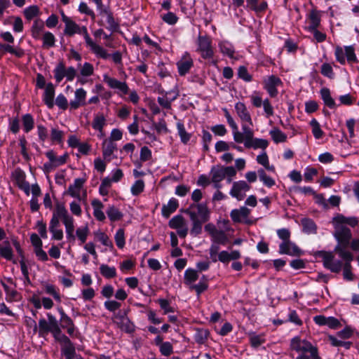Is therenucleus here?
Segmentation results:
<instances>
[{
	"label": "nucleus",
	"mask_w": 359,
	"mask_h": 359,
	"mask_svg": "<svg viewBox=\"0 0 359 359\" xmlns=\"http://www.w3.org/2000/svg\"><path fill=\"white\" fill-rule=\"evenodd\" d=\"M222 110L228 124L232 129L235 142L238 144L243 143L246 148H253L254 149H265L268 147L269 143L266 140L254 138V131L250 127L243 126V132H240L237 123L231 116L229 111L226 108Z\"/></svg>",
	"instance_id": "f257e3e1"
},
{
	"label": "nucleus",
	"mask_w": 359,
	"mask_h": 359,
	"mask_svg": "<svg viewBox=\"0 0 359 359\" xmlns=\"http://www.w3.org/2000/svg\"><path fill=\"white\" fill-rule=\"evenodd\" d=\"M63 33L65 36L69 37H72L75 34L82 35L86 41L87 46L90 48V50L96 55V57L104 60L109 58V55L107 50L101 46L95 43L92 40L86 26H80L75 21L71 19L65 24Z\"/></svg>",
	"instance_id": "f03ea898"
},
{
	"label": "nucleus",
	"mask_w": 359,
	"mask_h": 359,
	"mask_svg": "<svg viewBox=\"0 0 359 359\" xmlns=\"http://www.w3.org/2000/svg\"><path fill=\"white\" fill-rule=\"evenodd\" d=\"M191 222L190 233L196 236L201 233L203 224L210 219V211L205 203H192L184 210Z\"/></svg>",
	"instance_id": "7ed1b4c3"
},
{
	"label": "nucleus",
	"mask_w": 359,
	"mask_h": 359,
	"mask_svg": "<svg viewBox=\"0 0 359 359\" xmlns=\"http://www.w3.org/2000/svg\"><path fill=\"white\" fill-rule=\"evenodd\" d=\"M60 219L65 225L67 240L70 243H74L75 241L74 218L69 215L65 205L58 203L55 205L50 220L60 222Z\"/></svg>",
	"instance_id": "20e7f679"
},
{
	"label": "nucleus",
	"mask_w": 359,
	"mask_h": 359,
	"mask_svg": "<svg viewBox=\"0 0 359 359\" xmlns=\"http://www.w3.org/2000/svg\"><path fill=\"white\" fill-rule=\"evenodd\" d=\"M290 348L299 353L295 359H322L318 355V348L299 337L291 339Z\"/></svg>",
	"instance_id": "39448f33"
},
{
	"label": "nucleus",
	"mask_w": 359,
	"mask_h": 359,
	"mask_svg": "<svg viewBox=\"0 0 359 359\" xmlns=\"http://www.w3.org/2000/svg\"><path fill=\"white\" fill-rule=\"evenodd\" d=\"M334 55L336 60L341 65H344L346 62L349 65L358 62L355 48L353 46H345L343 47L337 46L334 49Z\"/></svg>",
	"instance_id": "423d86ee"
},
{
	"label": "nucleus",
	"mask_w": 359,
	"mask_h": 359,
	"mask_svg": "<svg viewBox=\"0 0 359 359\" xmlns=\"http://www.w3.org/2000/svg\"><path fill=\"white\" fill-rule=\"evenodd\" d=\"M236 175V170L233 166L216 165L212 166L210 171L212 182L222 181L226 177V175L235 176Z\"/></svg>",
	"instance_id": "0eeeda50"
},
{
	"label": "nucleus",
	"mask_w": 359,
	"mask_h": 359,
	"mask_svg": "<svg viewBox=\"0 0 359 359\" xmlns=\"http://www.w3.org/2000/svg\"><path fill=\"white\" fill-rule=\"evenodd\" d=\"M197 45V51L201 53L203 59H211L213 57L214 51L212 46V40L209 36L199 35Z\"/></svg>",
	"instance_id": "6e6552de"
},
{
	"label": "nucleus",
	"mask_w": 359,
	"mask_h": 359,
	"mask_svg": "<svg viewBox=\"0 0 359 359\" xmlns=\"http://www.w3.org/2000/svg\"><path fill=\"white\" fill-rule=\"evenodd\" d=\"M320 256L322 257L323 266L333 273H339L344 266L342 262L337 260L334 255L331 252H320Z\"/></svg>",
	"instance_id": "1a4fd4ad"
},
{
	"label": "nucleus",
	"mask_w": 359,
	"mask_h": 359,
	"mask_svg": "<svg viewBox=\"0 0 359 359\" xmlns=\"http://www.w3.org/2000/svg\"><path fill=\"white\" fill-rule=\"evenodd\" d=\"M282 85L281 79L276 75H270L263 79V88L271 97H276L278 95V87Z\"/></svg>",
	"instance_id": "9d476101"
},
{
	"label": "nucleus",
	"mask_w": 359,
	"mask_h": 359,
	"mask_svg": "<svg viewBox=\"0 0 359 359\" xmlns=\"http://www.w3.org/2000/svg\"><path fill=\"white\" fill-rule=\"evenodd\" d=\"M234 108L235 111L241 122L242 132H243V126L250 127L253 126L251 114L243 102H236Z\"/></svg>",
	"instance_id": "9b49d317"
},
{
	"label": "nucleus",
	"mask_w": 359,
	"mask_h": 359,
	"mask_svg": "<svg viewBox=\"0 0 359 359\" xmlns=\"http://www.w3.org/2000/svg\"><path fill=\"white\" fill-rule=\"evenodd\" d=\"M251 186L244 180H239L233 182L232 187L229 191L231 197L242 201L246 196V193L250 191Z\"/></svg>",
	"instance_id": "f8f14e48"
},
{
	"label": "nucleus",
	"mask_w": 359,
	"mask_h": 359,
	"mask_svg": "<svg viewBox=\"0 0 359 359\" xmlns=\"http://www.w3.org/2000/svg\"><path fill=\"white\" fill-rule=\"evenodd\" d=\"M103 81L110 88L117 90L120 96L127 95L129 93V87L125 81H118L106 74L103 76Z\"/></svg>",
	"instance_id": "ddd939ff"
},
{
	"label": "nucleus",
	"mask_w": 359,
	"mask_h": 359,
	"mask_svg": "<svg viewBox=\"0 0 359 359\" xmlns=\"http://www.w3.org/2000/svg\"><path fill=\"white\" fill-rule=\"evenodd\" d=\"M334 236L338 241L337 245H348L351 238V230L344 225H336Z\"/></svg>",
	"instance_id": "4468645a"
},
{
	"label": "nucleus",
	"mask_w": 359,
	"mask_h": 359,
	"mask_svg": "<svg viewBox=\"0 0 359 359\" xmlns=\"http://www.w3.org/2000/svg\"><path fill=\"white\" fill-rule=\"evenodd\" d=\"M178 73L181 76H185L194 66V60L191 55L185 52L177 62Z\"/></svg>",
	"instance_id": "2eb2a0df"
},
{
	"label": "nucleus",
	"mask_w": 359,
	"mask_h": 359,
	"mask_svg": "<svg viewBox=\"0 0 359 359\" xmlns=\"http://www.w3.org/2000/svg\"><path fill=\"white\" fill-rule=\"evenodd\" d=\"M278 252L280 255H288L290 256H300L303 254V251L290 240L282 242L279 245Z\"/></svg>",
	"instance_id": "dca6fc26"
},
{
	"label": "nucleus",
	"mask_w": 359,
	"mask_h": 359,
	"mask_svg": "<svg viewBox=\"0 0 359 359\" xmlns=\"http://www.w3.org/2000/svg\"><path fill=\"white\" fill-rule=\"evenodd\" d=\"M57 341L62 346V352L65 356L66 359H74L76 354L75 348L73 343L66 336H61Z\"/></svg>",
	"instance_id": "f3484780"
},
{
	"label": "nucleus",
	"mask_w": 359,
	"mask_h": 359,
	"mask_svg": "<svg viewBox=\"0 0 359 359\" xmlns=\"http://www.w3.org/2000/svg\"><path fill=\"white\" fill-rule=\"evenodd\" d=\"M102 151L104 160L110 162L116 158L114 153L117 151V144L111 140H104L102 144Z\"/></svg>",
	"instance_id": "a211bd4d"
},
{
	"label": "nucleus",
	"mask_w": 359,
	"mask_h": 359,
	"mask_svg": "<svg viewBox=\"0 0 359 359\" xmlns=\"http://www.w3.org/2000/svg\"><path fill=\"white\" fill-rule=\"evenodd\" d=\"M115 319L117 325L121 330L127 333H133L135 331V325L127 317L126 313L116 314Z\"/></svg>",
	"instance_id": "6ab92c4d"
},
{
	"label": "nucleus",
	"mask_w": 359,
	"mask_h": 359,
	"mask_svg": "<svg viewBox=\"0 0 359 359\" xmlns=\"http://www.w3.org/2000/svg\"><path fill=\"white\" fill-rule=\"evenodd\" d=\"M86 91L82 88H78L74 92V98L69 102L70 110H75L80 107L86 105Z\"/></svg>",
	"instance_id": "aec40b11"
},
{
	"label": "nucleus",
	"mask_w": 359,
	"mask_h": 359,
	"mask_svg": "<svg viewBox=\"0 0 359 359\" xmlns=\"http://www.w3.org/2000/svg\"><path fill=\"white\" fill-rule=\"evenodd\" d=\"M58 311L60 315V327L67 330V332L70 336H72L76 330L73 320L69 316H67L65 313L64 310L62 308L59 309Z\"/></svg>",
	"instance_id": "412c9836"
},
{
	"label": "nucleus",
	"mask_w": 359,
	"mask_h": 359,
	"mask_svg": "<svg viewBox=\"0 0 359 359\" xmlns=\"http://www.w3.org/2000/svg\"><path fill=\"white\" fill-rule=\"evenodd\" d=\"M250 214V210L245 206H242L238 209H233L231 211L230 216L234 222H247L248 216Z\"/></svg>",
	"instance_id": "4be33fe9"
},
{
	"label": "nucleus",
	"mask_w": 359,
	"mask_h": 359,
	"mask_svg": "<svg viewBox=\"0 0 359 359\" xmlns=\"http://www.w3.org/2000/svg\"><path fill=\"white\" fill-rule=\"evenodd\" d=\"M55 86L52 83L46 84L43 95V101L46 105L52 109L54 106Z\"/></svg>",
	"instance_id": "5701e85b"
},
{
	"label": "nucleus",
	"mask_w": 359,
	"mask_h": 359,
	"mask_svg": "<svg viewBox=\"0 0 359 359\" xmlns=\"http://www.w3.org/2000/svg\"><path fill=\"white\" fill-rule=\"evenodd\" d=\"M100 15L106 17V20L108 24L107 29L111 32L116 31L118 28V22L114 19L113 13L109 8H104L100 11Z\"/></svg>",
	"instance_id": "b1692460"
},
{
	"label": "nucleus",
	"mask_w": 359,
	"mask_h": 359,
	"mask_svg": "<svg viewBox=\"0 0 359 359\" xmlns=\"http://www.w3.org/2000/svg\"><path fill=\"white\" fill-rule=\"evenodd\" d=\"M84 180L81 178L74 180V183L70 184L67 193L72 197L76 198L80 200L81 198V190L83 187Z\"/></svg>",
	"instance_id": "393cba45"
},
{
	"label": "nucleus",
	"mask_w": 359,
	"mask_h": 359,
	"mask_svg": "<svg viewBox=\"0 0 359 359\" xmlns=\"http://www.w3.org/2000/svg\"><path fill=\"white\" fill-rule=\"evenodd\" d=\"M178 206V201L175 198H170L167 205H163L162 215L165 218H168L177 209Z\"/></svg>",
	"instance_id": "a878e982"
},
{
	"label": "nucleus",
	"mask_w": 359,
	"mask_h": 359,
	"mask_svg": "<svg viewBox=\"0 0 359 359\" xmlns=\"http://www.w3.org/2000/svg\"><path fill=\"white\" fill-rule=\"evenodd\" d=\"M91 205L93 208V215L94 217L100 222L105 219L106 217L102 211L104 207L102 203L98 199H93L91 202Z\"/></svg>",
	"instance_id": "bb28decb"
},
{
	"label": "nucleus",
	"mask_w": 359,
	"mask_h": 359,
	"mask_svg": "<svg viewBox=\"0 0 359 359\" xmlns=\"http://www.w3.org/2000/svg\"><path fill=\"white\" fill-rule=\"evenodd\" d=\"M60 226V222L50 221L49 231L52 233V239L61 241L63 238V231Z\"/></svg>",
	"instance_id": "cd10ccee"
},
{
	"label": "nucleus",
	"mask_w": 359,
	"mask_h": 359,
	"mask_svg": "<svg viewBox=\"0 0 359 359\" xmlns=\"http://www.w3.org/2000/svg\"><path fill=\"white\" fill-rule=\"evenodd\" d=\"M348 245H337L334 248V251L338 254L339 257H341L344 262V264H351L353 259V256L351 252L346 250Z\"/></svg>",
	"instance_id": "c85d7f7f"
},
{
	"label": "nucleus",
	"mask_w": 359,
	"mask_h": 359,
	"mask_svg": "<svg viewBox=\"0 0 359 359\" xmlns=\"http://www.w3.org/2000/svg\"><path fill=\"white\" fill-rule=\"evenodd\" d=\"M106 125V118L102 114H99L95 116L93 123L92 127L94 130H98L100 132V136L102 137L103 134V128Z\"/></svg>",
	"instance_id": "c756f323"
},
{
	"label": "nucleus",
	"mask_w": 359,
	"mask_h": 359,
	"mask_svg": "<svg viewBox=\"0 0 359 359\" xmlns=\"http://www.w3.org/2000/svg\"><path fill=\"white\" fill-rule=\"evenodd\" d=\"M0 255L7 260L11 261L13 259V250L8 241H4L0 243Z\"/></svg>",
	"instance_id": "7c9ffc66"
},
{
	"label": "nucleus",
	"mask_w": 359,
	"mask_h": 359,
	"mask_svg": "<svg viewBox=\"0 0 359 359\" xmlns=\"http://www.w3.org/2000/svg\"><path fill=\"white\" fill-rule=\"evenodd\" d=\"M309 25L307 27L309 31L318 29L320 24V15L316 11H311L309 15Z\"/></svg>",
	"instance_id": "2f4dec72"
},
{
	"label": "nucleus",
	"mask_w": 359,
	"mask_h": 359,
	"mask_svg": "<svg viewBox=\"0 0 359 359\" xmlns=\"http://www.w3.org/2000/svg\"><path fill=\"white\" fill-rule=\"evenodd\" d=\"M320 95L325 105L330 109L336 107V103L331 97L330 90L327 88H323L320 90Z\"/></svg>",
	"instance_id": "473e14b6"
},
{
	"label": "nucleus",
	"mask_w": 359,
	"mask_h": 359,
	"mask_svg": "<svg viewBox=\"0 0 359 359\" xmlns=\"http://www.w3.org/2000/svg\"><path fill=\"white\" fill-rule=\"evenodd\" d=\"M212 243H217L218 245H226L228 241V238L225 233L221 230H216L212 232Z\"/></svg>",
	"instance_id": "72a5a7b5"
},
{
	"label": "nucleus",
	"mask_w": 359,
	"mask_h": 359,
	"mask_svg": "<svg viewBox=\"0 0 359 359\" xmlns=\"http://www.w3.org/2000/svg\"><path fill=\"white\" fill-rule=\"evenodd\" d=\"M43 28V21L41 19L35 20L31 29L32 36H33V38L39 39L41 37V34Z\"/></svg>",
	"instance_id": "f704fd0d"
},
{
	"label": "nucleus",
	"mask_w": 359,
	"mask_h": 359,
	"mask_svg": "<svg viewBox=\"0 0 359 359\" xmlns=\"http://www.w3.org/2000/svg\"><path fill=\"white\" fill-rule=\"evenodd\" d=\"M89 233H90V230H89L88 224L81 226L77 228L76 230V234H74L75 239L77 238L79 239V241H80L81 244H83V243H86Z\"/></svg>",
	"instance_id": "c9c22d12"
},
{
	"label": "nucleus",
	"mask_w": 359,
	"mask_h": 359,
	"mask_svg": "<svg viewBox=\"0 0 359 359\" xmlns=\"http://www.w3.org/2000/svg\"><path fill=\"white\" fill-rule=\"evenodd\" d=\"M209 336V331L206 329L198 328L195 331L194 336V340L198 344H203L207 341Z\"/></svg>",
	"instance_id": "e433bc0d"
},
{
	"label": "nucleus",
	"mask_w": 359,
	"mask_h": 359,
	"mask_svg": "<svg viewBox=\"0 0 359 359\" xmlns=\"http://www.w3.org/2000/svg\"><path fill=\"white\" fill-rule=\"evenodd\" d=\"M168 93L166 92L162 96L158 97L157 102L161 107L165 109H171L172 102L177 98V95L172 98L168 97Z\"/></svg>",
	"instance_id": "4c0bfd02"
},
{
	"label": "nucleus",
	"mask_w": 359,
	"mask_h": 359,
	"mask_svg": "<svg viewBox=\"0 0 359 359\" xmlns=\"http://www.w3.org/2000/svg\"><path fill=\"white\" fill-rule=\"evenodd\" d=\"M106 212L111 222L121 220L123 216V213L114 205L109 206Z\"/></svg>",
	"instance_id": "58836bf2"
},
{
	"label": "nucleus",
	"mask_w": 359,
	"mask_h": 359,
	"mask_svg": "<svg viewBox=\"0 0 359 359\" xmlns=\"http://www.w3.org/2000/svg\"><path fill=\"white\" fill-rule=\"evenodd\" d=\"M66 67L63 62H60L53 70L54 77L57 83H60L65 77Z\"/></svg>",
	"instance_id": "ea45409f"
},
{
	"label": "nucleus",
	"mask_w": 359,
	"mask_h": 359,
	"mask_svg": "<svg viewBox=\"0 0 359 359\" xmlns=\"http://www.w3.org/2000/svg\"><path fill=\"white\" fill-rule=\"evenodd\" d=\"M302 224L303 226V231L308 233H316L317 230V226L315 222L309 218H304L302 219Z\"/></svg>",
	"instance_id": "a19ab883"
},
{
	"label": "nucleus",
	"mask_w": 359,
	"mask_h": 359,
	"mask_svg": "<svg viewBox=\"0 0 359 359\" xmlns=\"http://www.w3.org/2000/svg\"><path fill=\"white\" fill-rule=\"evenodd\" d=\"M177 129L181 142L187 144L190 140L191 135L186 131L184 126L181 121L177 123Z\"/></svg>",
	"instance_id": "79ce46f5"
},
{
	"label": "nucleus",
	"mask_w": 359,
	"mask_h": 359,
	"mask_svg": "<svg viewBox=\"0 0 359 359\" xmlns=\"http://www.w3.org/2000/svg\"><path fill=\"white\" fill-rule=\"evenodd\" d=\"M94 234L95 238L101 242L103 245L109 248L110 250L114 249V245L105 233L98 231L95 232Z\"/></svg>",
	"instance_id": "37998d69"
},
{
	"label": "nucleus",
	"mask_w": 359,
	"mask_h": 359,
	"mask_svg": "<svg viewBox=\"0 0 359 359\" xmlns=\"http://www.w3.org/2000/svg\"><path fill=\"white\" fill-rule=\"evenodd\" d=\"M0 48L5 52L15 55L18 57H22L25 55V51L20 48H15L9 44L0 43Z\"/></svg>",
	"instance_id": "c03bdc74"
},
{
	"label": "nucleus",
	"mask_w": 359,
	"mask_h": 359,
	"mask_svg": "<svg viewBox=\"0 0 359 359\" xmlns=\"http://www.w3.org/2000/svg\"><path fill=\"white\" fill-rule=\"evenodd\" d=\"M23 130L25 133L31 131L34 126V120L30 114H26L22 116Z\"/></svg>",
	"instance_id": "a18cd8bd"
},
{
	"label": "nucleus",
	"mask_w": 359,
	"mask_h": 359,
	"mask_svg": "<svg viewBox=\"0 0 359 359\" xmlns=\"http://www.w3.org/2000/svg\"><path fill=\"white\" fill-rule=\"evenodd\" d=\"M198 278L197 271L195 269L189 268L184 272V283L190 287Z\"/></svg>",
	"instance_id": "49530a36"
},
{
	"label": "nucleus",
	"mask_w": 359,
	"mask_h": 359,
	"mask_svg": "<svg viewBox=\"0 0 359 359\" xmlns=\"http://www.w3.org/2000/svg\"><path fill=\"white\" fill-rule=\"evenodd\" d=\"M257 174L260 181H262L263 184L267 187H271L275 185V180L269 175H267L264 169H259L257 170Z\"/></svg>",
	"instance_id": "de8ad7c7"
},
{
	"label": "nucleus",
	"mask_w": 359,
	"mask_h": 359,
	"mask_svg": "<svg viewBox=\"0 0 359 359\" xmlns=\"http://www.w3.org/2000/svg\"><path fill=\"white\" fill-rule=\"evenodd\" d=\"M101 274L106 278H111L116 276V270L114 266L102 264L100 267Z\"/></svg>",
	"instance_id": "09e8293b"
},
{
	"label": "nucleus",
	"mask_w": 359,
	"mask_h": 359,
	"mask_svg": "<svg viewBox=\"0 0 359 359\" xmlns=\"http://www.w3.org/2000/svg\"><path fill=\"white\" fill-rule=\"evenodd\" d=\"M208 287L207 278L203 276L198 284L190 285L189 288L191 290H194L198 296H199L202 292L208 289Z\"/></svg>",
	"instance_id": "8fccbe9b"
},
{
	"label": "nucleus",
	"mask_w": 359,
	"mask_h": 359,
	"mask_svg": "<svg viewBox=\"0 0 359 359\" xmlns=\"http://www.w3.org/2000/svg\"><path fill=\"white\" fill-rule=\"evenodd\" d=\"M220 51L229 57H233L234 55V49L233 46L227 41H222L219 43Z\"/></svg>",
	"instance_id": "3c124183"
},
{
	"label": "nucleus",
	"mask_w": 359,
	"mask_h": 359,
	"mask_svg": "<svg viewBox=\"0 0 359 359\" xmlns=\"http://www.w3.org/2000/svg\"><path fill=\"white\" fill-rule=\"evenodd\" d=\"M269 133L272 140L276 143L284 142L286 141L287 135L278 128L271 130Z\"/></svg>",
	"instance_id": "603ef678"
},
{
	"label": "nucleus",
	"mask_w": 359,
	"mask_h": 359,
	"mask_svg": "<svg viewBox=\"0 0 359 359\" xmlns=\"http://www.w3.org/2000/svg\"><path fill=\"white\" fill-rule=\"evenodd\" d=\"M328 339L333 346L344 347L346 349H349L351 346L352 345V342L339 340L332 335H330L328 337Z\"/></svg>",
	"instance_id": "864d4df0"
},
{
	"label": "nucleus",
	"mask_w": 359,
	"mask_h": 359,
	"mask_svg": "<svg viewBox=\"0 0 359 359\" xmlns=\"http://www.w3.org/2000/svg\"><path fill=\"white\" fill-rule=\"evenodd\" d=\"M39 8L37 6H30L24 11V15L28 20H32L34 18L39 15Z\"/></svg>",
	"instance_id": "5fc2aeb1"
},
{
	"label": "nucleus",
	"mask_w": 359,
	"mask_h": 359,
	"mask_svg": "<svg viewBox=\"0 0 359 359\" xmlns=\"http://www.w3.org/2000/svg\"><path fill=\"white\" fill-rule=\"evenodd\" d=\"M310 125L312 128V133L315 138L320 139L323 136L324 133L321 130L320 124L318 122V121L315 118H313L310 122Z\"/></svg>",
	"instance_id": "6e6d98bb"
},
{
	"label": "nucleus",
	"mask_w": 359,
	"mask_h": 359,
	"mask_svg": "<svg viewBox=\"0 0 359 359\" xmlns=\"http://www.w3.org/2000/svg\"><path fill=\"white\" fill-rule=\"evenodd\" d=\"M44 290L46 294L53 296L56 301L58 302H61L60 294L55 286L50 284H46L44 285Z\"/></svg>",
	"instance_id": "4d7b16f0"
},
{
	"label": "nucleus",
	"mask_w": 359,
	"mask_h": 359,
	"mask_svg": "<svg viewBox=\"0 0 359 359\" xmlns=\"http://www.w3.org/2000/svg\"><path fill=\"white\" fill-rule=\"evenodd\" d=\"M186 223L184 217L180 215H177L174 216L170 221H169V226L171 229H177L180 227H182V225H184Z\"/></svg>",
	"instance_id": "13d9d810"
},
{
	"label": "nucleus",
	"mask_w": 359,
	"mask_h": 359,
	"mask_svg": "<svg viewBox=\"0 0 359 359\" xmlns=\"http://www.w3.org/2000/svg\"><path fill=\"white\" fill-rule=\"evenodd\" d=\"M43 46L47 48L55 46V37L50 32H46L43 35Z\"/></svg>",
	"instance_id": "bf43d9fd"
},
{
	"label": "nucleus",
	"mask_w": 359,
	"mask_h": 359,
	"mask_svg": "<svg viewBox=\"0 0 359 359\" xmlns=\"http://www.w3.org/2000/svg\"><path fill=\"white\" fill-rule=\"evenodd\" d=\"M64 138V132L56 128H53L50 130V140L53 142L62 143Z\"/></svg>",
	"instance_id": "052dcab7"
},
{
	"label": "nucleus",
	"mask_w": 359,
	"mask_h": 359,
	"mask_svg": "<svg viewBox=\"0 0 359 359\" xmlns=\"http://www.w3.org/2000/svg\"><path fill=\"white\" fill-rule=\"evenodd\" d=\"M114 240L117 247L122 249L125 246V233L123 229H119L116 231Z\"/></svg>",
	"instance_id": "680f3d73"
},
{
	"label": "nucleus",
	"mask_w": 359,
	"mask_h": 359,
	"mask_svg": "<svg viewBox=\"0 0 359 359\" xmlns=\"http://www.w3.org/2000/svg\"><path fill=\"white\" fill-rule=\"evenodd\" d=\"M144 182L142 180H138L135 182L130 188L131 194L133 196H137L144 191Z\"/></svg>",
	"instance_id": "e2e57ef3"
},
{
	"label": "nucleus",
	"mask_w": 359,
	"mask_h": 359,
	"mask_svg": "<svg viewBox=\"0 0 359 359\" xmlns=\"http://www.w3.org/2000/svg\"><path fill=\"white\" fill-rule=\"evenodd\" d=\"M266 340L263 335H257L255 334H252L250 335V342L252 347L257 348L264 343H265Z\"/></svg>",
	"instance_id": "0e129e2a"
},
{
	"label": "nucleus",
	"mask_w": 359,
	"mask_h": 359,
	"mask_svg": "<svg viewBox=\"0 0 359 359\" xmlns=\"http://www.w3.org/2000/svg\"><path fill=\"white\" fill-rule=\"evenodd\" d=\"M50 332L53 334L55 339L57 341L61 336H64L65 334L62 333L61 327L58 325V322L55 323L49 324Z\"/></svg>",
	"instance_id": "69168bd1"
},
{
	"label": "nucleus",
	"mask_w": 359,
	"mask_h": 359,
	"mask_svg": "<svg viewBox=\"0 0 359 359\" xmlns=\"http://www.w3.org/2000/svg\"><path fill=\"white\" fill-rule=\"evenodd\" d=\"M94 67L90 62H85L80 69V74L82 76H90L93 74Z\"/></svg>",
	"instance_id": "338daca9"
},
{
	"label": "nucleus",
	"mask_w": 359,
	"mask_h": 359,
	"mask_svg": "<svg viewBox=\"0 0 359 359\" xmlns=\"http://www.w3.org/2000/svg\"><path fill=\"white\" fill-rule=\"evenodd\" d=\"M159 351L163 356H170L173 353V347L170 342L165 341L159 347Z\"/></svg>",
	"instance_id": "774afa93"
}]
</instances>
